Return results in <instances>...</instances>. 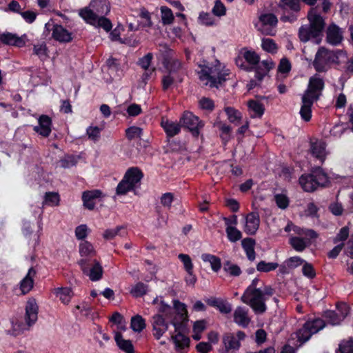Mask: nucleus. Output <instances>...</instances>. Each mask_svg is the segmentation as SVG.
Wrapping results in <instances>:
<instances>
[{
    "mask_svg": "<svg viewBox=\"0 0 353 353\" xmlns=\"http://www.w3.org/2000/svg\"><path fill=\"white\" fill-rule=\"evenodd\" d=\"M158 311L163 313L174 327L176 334H172L171 339L176 347L183 349L188 347L190 339L181 332L184 323L188 321V311L185 305L178 300H174L173 307H171L163 301H161Z\"/></svg>",
    "mask_w": 353,
    "mask_h": 353,
    "instance_id": "nucleus-1",
    "label": "nucleus"
},
{
    "mask_svg": "<svg viewBox=\"0 0 353 353\" xmlns=\"http://www.w3.org/2000/svg\"><path fill=\"white\" fill-rule=\"evenodd\" d=\"M199 68L200 70L198 75L200 81L210 88L221 87L230 74V70L225 68L218 60L214 63L203 61V63L199 64Z\"/></svg>",
    "mask_w": 353,
    "mask_h": 353,
    "instance_id": "nucleus-2",
    "label": "nucleus"
},
{
    "mask_svg": "<svg viewBox=\"0 0 353 353\" xmlns=\"http://www.w3.org/2000/svg\"><path fill=\"white\" fill-rule=\"evenodd\" d=\"M346 59L347 54L342 50H330L321 47L316 53L313 66L318 72H324L330 68L332 64H340Z\"/></svg>",
    "mask_w": 353,
    "mask_h": 353,
    "instance_id": "nucleus-3",
    "label": "nucleus"
},
{
    "mask_svg": "<svg viewBox=\"0 0 353 353\" xmlns=\"http://www.w3.org/2000/svg\"><path fill=\"white\" fill-rule=\"evenodd\" d=\"M273 294V290L270 286L259 288V290L244 292L241 301L248 305L255 313L262 314L266 310L265 301Z\"/></svg>",
    "mask_w": 353,
    "mask_h": 353,
    "instance_id": "nucleus-4",
    "label": "nucleus"
},
{
    "mask_svg": "<svg viewBox=\"0 0 353 353\" xmlns=\"http://www.w3.org/2000/svg\"><path fill=\"white\" fill-rule=\"evenodd\" d=\"M110 11L108 0H91L89 6L79 10V15L86 22L93 23L96 17L107 15Z\"/></svg>",
    "mask_w": 353,
    "mask_h": 353,
    "instance_id": "nucleus-5",
    "label": "nucleus"
},
{
    "mask_svg": "<svg viewBox=\"0 0 353 353\" xmlns=\"http://www.w3.org/2000/svg\"><path fill=\"white\" fill-rule=\"evenodd\" d=\"M38 305L34 299H30L26 305L24 316L25 323L16 322L12 323V329L15 335H19L24 331L29 330L37 321Z\"/></svg>",
    "mask_w": 353,
    "mask_h": 353,
    "instance_id": "nucleus-6",
    "label": "nucleus"
},
{
    "mask_svg": "<svg viewBox=\"0 0 353 353\" xmlns=\"http://www.w3.org/2000/svg\"><path fill=\"white\" fill-rule=\"evenodd\" d=\"M246 335L244 332H225L222 335L219 353H238Z\"/></svg>",
    "mask_w": 353,
    "mask_h": 353,
    "instance_id": "nucleus-7",
    "label": "nucleus"
},
{
    "mask_svg": "<svg viewBox=\"0 0 353 353\" xmlns=\"http://www.w3.org/2000/svg\"><path fill=\"white\" fill-rule=\"evenodd\" d=\"M327 182V174L320 168L299 178V183L305 192H313L319 186H325Z\"/></svg>",
    "mask_w": 353,
    "mask_h": 353,
    "instance_id": "nucleus-8",
    "label": "nucleus"
},
{
    "mask_svg": "<svg viewBox=\"0 0 353 353\" xmlns=\"http://www.w3.org/2000/svg\"><path fill=\"white\" fill-rule=\"evenodd\" d=\"M325 325V321L320 318L307 321L302 328L296 332L298 340L302 343L306 342L313 334L321 330Z\"/></svg>",
    "mask_w": 353,
    "mask_h": 353,
    "instance_id": "nucleus-9",
    "label": "nucleus"
},
{
    "mask_svg": "<svg viewBox=\"0 0 353 353\" xmlns=\"http://www.w3.org/2000/svg\"><path fill=\"white\" fill-rule=\"evenodd\" d=\"M301 10L299 0H280L278 12L281 13L282 21L293 22L296 19V13Z\"/></svg>",
    "mask_w": 353,
    "mask_h": 353,
    "instance_id": "nucleus-10",
    "label": "nucleus"
},
{
    "mask_svg": "<svg viewBox=\"0 0 353 353\" xmlns=\"http://www.w3.org/2000/svg\"><path fill=\"white\" fill-rule=\"evenodd\" d=\"M324 87V80L319 74H314L310 78L307 88L303 97L316 101L321 96Z\"/></svg>",
    "mask_w": 353,
    "mask_h": 353,
    "instance_id": "nucleus-11",
    "label": "nucleus"
},
{
    "mask_svg": "<svg viewBox=\"0 0 353 353\" xmlns=\"http://www.w3.org/2000/svg\"><path fill=\"white\" fill-rule=\"evenodd\" d=\"M79 264L83 274L87 275L92 281L100 280L103 275V268L101 264L96 260L90 264L85 259H81Z\"/></svg>",
    "mask_w": 353,
    "mask_h": 353,
    "instance_id": "nucleus-12",
    "label": "nucleus"
},
{
    "mask_svg": "<svg viewBox=\"0 0 353 353\" xmlns=\"http://www.w3.org/2000/svg\"><path fill=\"white\" fill-rule=\"evenodd\" d=\"M180 123L188 128L194 136L199 135V130L204 125L203 123L199 120V117L194 115L190 112H184L180 119Z\"/></svg>",
    "mask_w": 353,
    "mask_h": 353,
    "instance_id": "nucleus-13",
    "label": "nucleus"
},
{
    "mask_svg": "<svg viewBox=\"0 0 353 353\" xmlns=\"http://www.w3.org/2000/svg\"><path fill=\"white\" fill-rule=\"evenodd\" d=\"M26 34L19 37L17 34L3 32H0V41L4 45L12 46L18 48L23 47L26 43Z\"/></svg>",
    "mask_w": 353,
    "mask_h": 353,
    "instance_id": "nucleus-14",
    "label": "nucleus"
},
{
    "mask_svg": "<svg viewBox=\"0 0 353 353\" xmlns=\"http://www.w3.org/2000/svg\"><path fill=\"white\" fill-rule=\"evenodd\" d=\"M163 316L168 319L163 313L161 314H156L152 317V333L157 340L165 333L169 327L168 323L165 321Z\"/></svg>",
    "mask_w": 353,
    "mask_h": 353,
    "instance_id": "nucleus-15",
    "label": "nucleus"
},
{
    "mask_svg": "<svg viewBox=\"0 0 353 353\" xmlns=\"http://www.w3.org/2000/svg\"><path fill=\"white\" fill-rule=\"evenodd\" d=\"M307 18L309 20V26L314 30V32L318 33L320 36L325 27V21L323 17L317 12V8H312L308 12Z\"/></svg>",
    "mask_w": 353,
    "mask_h": 353,
    "instance_id": "nucleus-16",
    "label": "nucleus"
},
{
    "mask_svg": "<svg viewBox=\"0 0 353 353\" xmlns=\"http://www.w3.org/2000/svg\"><path fill=\"white\" fill-rule=\"evenodd\" d=\"M343 39V30L334 23L330 24L326 30V41L332 46H337Z\"/></svg>",
    "mask_w": 353,
    "mask_h": 353,
    "instance_id": "nucleus-17",
    "label": "nucleus"
},
{
    "mask_svg": "<svg viewBox=\"0 0 353 353\" xmlns=\"http://www.w3.org/2000/svg\"><path fill=\"white\" fill-rule=\"evenodd\" d=\"M34 130L43 137H48L52 131V120L47 115H41L38 119V125Z\"/></svg>",
    "mask_w": 353,
    "mask_h": 353,
    "instance_id": "nucleus-18",
    "label": "nucleus"
},
{
    "mask_svg": "<svg viewBox=\"0 0 353 353\" xmlns=\"http://www.w3.org/2000/svg\"><path fill=\"white\" fill-rule=\"evenodd\" d=\"M260 224L259 216L256 212H251L245 217L244 231L250 235L254 234L259 229Z\"/></svg>",
    "mask_w": 353,
    "mask_h": 353,
    "instance_id": "nucleus-19",
    "label": "nucleus"
},
{
    "mask_svg": "<svg viewBox=\"0 0 353 353\" xmlns=\"http://www.w3.org/2000/svg\"><path fill=\"white\" fill-rule=\"evenodd\" d=\"M299 37L302 42H307L310 40H314L315 43H319L321 39V36L314 32L311 26L308 25L302 26L299 30Z\"/></svg>",
    "mask_w": 353,
    "mask_h": 353,
    "instance_id": "nucleus-20",
    "label": "nucleus"
},
{
    "mask_svg": "<svg viewBox=\"0 0 353 353\" xmlns=\"http://www.w3.org/2000/svg\"><path fill=\"white\" fill-rule=\"evenodd\" d=\"M310 153L316 159L323 163L326 157L327 152L325 150V143L319 140H316L310 143Z\"/></svg>",
    "mask_w": 353,
    "mask_h": 353,
    "instance_id": "nucleus-21",
    "label": "nucleus"
},
{
    "mask_svg": "<svg viewBox=\"0 0 353 353\" xmlns=\"http://www.w3.org/2000/svg\"><path fill=\"white\" fill-rule=\"evenodd\" d=\"M234 321L238 325L246 327L250 322L248 310L244 307H237L234 312Z\"/></svg>",
    "mask_w": 353,
    "mask_h": 353,
    "instance_id": "nucleus-22",
    "label": "nucleus"
},
{
    "mask_svg": "<svg viewBox=\"0 0 353 353\" xmlns=\"http://www.w3.org/2000/svg\"><path fill=\"white\" fill-rule=\"evenodd\" d=\"M313 238L295 236L291 234L289 235V243L296 252H303L310 244Z\"/></svg>",
    "mask_w": 353,
    "mask_h": 353,
    "instance_id": "nucleus-23",
    "label": "nucleus"
},
{
    "mask_svg": "<svg viewBox=\"0 0 353 353\" xmlns=\"http://www.w3.org/2000/svg\"><path fill=\"white\" fill-rule=\"evenodd\" d=\"M102 192L99 190L85 191L82 195L83 205L88 210H93L95 206L94 200L100 198Z\"/></svg>",
    "mask_w": 353,
    "mask_h": 353,
    "instance_id": "nucleus-24",
    "label": "nucleus"
},
{
    "mask_svg": "<svg viewBox=\"0 0 353 353\" xmlns=\"http://www.w3.org/2000/svg\"><path fill=\"white\" fill-rule=\"evenodd\" d=\"M36 271L34 270V268H30L28 274L20 283V289L22 292V294H27L32 290L34 285V277Z\"/></svg>",
    "mask_w": 353,
    "mask_h": 353,
    "instance_id": "nucleus-25",
    "label": "nucleus"
},
{
    "mask_svg": "<svg viewBox=\"0 0 353 353\" xmlns=\"http://www.w3.org/2000/svg\"><path fill=\"white\" fill-rule=\"evenodd\" d=\"M124 177L134 189L139 183L143 174L137 168H131L126 172Z\"/></svg>",
    "mask_w": 353,
    "mask_h": 353,
    "instance_id": "nucleus-26",
    "label": "nucleus"
},
{
    "mask_svg": "<svg viewBox=\"0 0 353 353\" xmlns=\"http://www.w3.org/2000/svg\"><path fill=\"white\" fill-rule=\"evenodd\" d=\"M52 37L60 42H69L72 40L71 34L62 26H54Z\"/></svg>",
    "mask_w": 353,
    "mask_h": 353,
    "instance_id": "nucleus-27",
    "label": "nucleus"
},
{
    "mask_svg": "<svg viewBox=\"0 0 353 353\" xmlns=\"http://www.w3.org/2000/svg\"><path fill=\"white\" fill-rule=\"evenodd\" d=\"M161 126L169 137L178 134L181 131V124L170 120H162Z\"/></svg>",
    "mask_w": 353,
    "mask_h": 353,
    "instance_id": "nucleus-28",
    "label": "nucleus"
},
{
    "mask_svg": "<svg viewBox=\"0 0 353 353\" xmlns=\"http://www.w3.org/2000/svg\"><path fill=\"white\" fill-rule=\"evenodd\" d=\"M314 101L302 97V105L300 110L301 119L309 121L312 117V106Z\"/></svg>",
    "mask_w": 353,
    "mask_h": 353,
    "instance_id": "nucleus-29",
    "label": "nucleus"
},
{
    "mask_svg": "<svg viewBox=\"0 0 353 353\" xmlns=\"http://www.w3.org/2000/svg\"><path fill=\"white\" fill-rule=\"evenodd\" d=\"M248 104L252 118H261L263 116L265 108L261 103L254 100H250Z\"/></svg>",
    "mask_w": 353,
    "mask_h": 353,
    "instance_id": "nucleus-30",
    "label": "nucleus"
},
{
    "mask_svg": "<svg viewBox=\"0 0 353 353\" xmlns=\"http://www.w3.org/2000/svg\"><path fill=\"white\" fill-rule=\"evenodd\" d=\"M242 247L250 261H254L256 257L254 251L255 241L251 238H245L241 241Z\"/></svg>",
    "mask_w": 353,
    "mask_h": 353,
    "instance_id": "nucleus-31",
    "label": "nucleus"
},
{
    "mask_svg": "<svg viewBox=\"0 0 353 353\" xmlns=\"http://www.w3.org/2000/svg\"><path fill=\"white\" fill-rule=\"evenodd\" d=\"M115 341L119 348L126 353H133V345L130 340H125L123 339L120 333H116Z\"/></svg>",
    "mask_w": 353,
    "mask_h": 353,
    "instance_id": "nucleus-32",
    "label": "nucleus"
},
{
    "mask_svg": "<svg viewBox=\"0 0 353 353\" xmlns=\"http://www.w3.org/2000/svg\"><path fill=\"white\" fill-rule=\"evenodd\" d=\"M126 234L125 230L122 226H117L115 228L107 229L103 234L106 240H112L117 236H124Z\"/></svg>",
    "mask_w": 353,
    "mask_h": 353,
    "instance_id": "nucleus-33",
    "label": "nucleus"
},
{
    "mask_svg": "<svg viewBox=\"0 0 353 353\" xmlns=\"http://www.w3.org/2000/svg\"><path fill=\"white\" fill-rule=\"evenodd\" d=\"M201 259L204 262L210 263L212 270L214 272H218L221 268L220 259L214 255L203 254Z\"/></svg>",
    "mask_w": 353,
    "mask_h": 353,
    "instance_id": "nucleus-34",
    "label": "nucleus"
},
{
    "mask_svg": "<svg viewBox=\"0 0 353 353\" xmlns=\"http://www.w3.org/2000/svg\"><path fill=\"white\" fill-rule=\"evenodd\" d=\"M145 321L140 315L137 314L131 319L130 327L136 332H141L145 328Z\"/></svg>",
    "mask_w": 353,
    "mask_h": 353,
    "instance_id": "nucleus-35",
    "label": "nucleus"
},
{
    "mask_svg": "<svg viewBox=\"0 0 353 353\" xmlns=\"http://www.w3.org/2000/svg\"><path fill=\"white\" fill-rule=\"evenodd\" d=\"M225 112L228 116L230 122L239 125L242 118L241 113L237 110L232 107H227L225 108Z\"/></svg>",
    "mask_w": 353,
    "mask_h": 353,
    "instance_id": "nucleus-36",
    "label": "nucleus"
},
{
    "mask_svg": "<svg viewBox=\"0 0 353 353\" xmlns=\"http://www.w3.org/2000/svg\"><path fill=\"white\" fill-rule=\"evenodd\" d=\"M160 10L162 23L163 25L172 24L174 19L172 10L167 6H161Z\"/></svg>",
    "mask_w": 353,
    "mask_h": 353,
    "instance_id": "nucleus-37",
    "label": "nucleus"
},
{
    "mask_svg": "<svg viewBox=\"0 0 353 353\" xmlns=\"http://www.w3.org/2000/svg\"><path fill=\"white\" fill-rule=\"evenodd\" d=\"M260 21L263 23V32H266L265 29L267 26H270L271 27H274L276 26L278 23V19L276 17L274 14L268 13L262 14L260 17Z\"/></svg>",
    "mask_w": 353,
    "mask_h": 353,
    "instance_id": "nucleus-38",
    "label": "nucleus"
},
{
    "mask_svg": "<svg viewBox=\"0 0 353 353\" xmlns=\"http://www.w3.org/2000/svg\"><path fill=\"white\" fill-rule=\"evenodd\" d=\"M55 294L64 304L68 303L72 298V291L68 288L55 289Z\"/></svg>",
    "mask_w": 353,
    "mask_h": 353,
    "instance_id": "nucleus-39",
    "label": "nucleus"
},
{
    "mask_svg": "<svg viewBox=\"0 0 353 353\" xmlns=\"http://www.w3.org/2000/svg\"><path fill=\"white\" fill-rule=\"evenodd\" d=\"M104 16L105 15L97 17H96L94 22L89 23L93 26L102 28L106 32H108L112 29V25L111 21L108 19L105 18Z\"/></svg>",
    "mask_w": 353,
    "mask_h": 353,
    "instance_id": "nucleus-40",
    "label": "nucleus"
},
{
    "mask_svg": "<svg viewBox=\"0 0 353 353\" xmlns=\"http://www.w3.org/2000/svg\"><path fill=\"white\" fill-rule=\"evenodd\" d=\"M324 317L327 322L332 325H337L343 321L339 313L335 310H327L325 312Z\"/></svg>",
    "mask_w": 353,
    "mask_h": 353,
    "instance_id": "nucleus-41",
    "label": "nucleus"
},
{
    "mask_svg": "<svg viewBox=\"0 0 353 353\" xmlns=\"http://www.w3.org/2000/svg\"><path fill=\"white\" fill-rule=\"evenodd\" d=\"M79 253L81 256H92L95 254V251L92 245L85 241L79 245Z\"/></svg>",
    "mask_w": 353,
    "mask_h": 353,
    "instance_id": "nucleus-42",
    "label": "nucleus"
},
{
    "mask_svg": "<svg viewBox=\"0 0 353 353\" xmlns=\"http://www.w3.org/2000/svg\"><path fill=\"white\" fill-rule=\"evenodd\" d=\"M227 237L230 242L235 243L242 238V233L236 227H226Z\"/></svg>",
    "mask_w": 353,
    "mask_h": 353,
    "instance_id": "nucleus-43",
    "label": "nucleus"
},
{
    "mask_svg": "<svg viewBox=\"0 0 353 353\" xmlns=\"http://www.w3.org/2000/svg\"><path fill=\"white\" fill-rule=\"evenodd\" d=\"M293 232H294V234L296 235V236L309 237V238H316L317 237V234L314 230L301 228L296 225H294V227Z\"/></svg>",
    "mask_w": 353,
    "mask_h": 353,
    "instance_id": "nucleus-44",
    "label": "nucleus"
},
{
    "mask_svg": "<svg viewBox=\"0 0 353 353\" xmlns=\"http://www.w3.org/2000/svg\"><path fill=\"white\" fill-rule=\"evenodd\" d=\"M223 270L233 276H238L241 274V268L229 261L223 263Z\"/></svg>",
    "mask_w": 353,
    "mask_h": 353,
    "instance_id": "nucleus-45",
    "label": "nucleus"
},
{
    "mask_svg": "<svg viewBox=\"0 0 353 353\" xmlns=\"http://www.w3.org/2000/svg\"><path fill=\"white\" fill-rule=\"evenodd\" d=\"M147 291L148 285L141 282H139L132 288L130 293L133 296L139 297L145 294Z\"/></svg>",
    "mask_w": 353,
    "mask_h": 353,
    "instance_id": "nucleus-46",
    "label": "nucleus"
},
{
    "mask_svg": "<svg viewBox=\"0 0 353 353\" xmlns=\"http://www.w3.org/2000/svg\"><path fill=\"white\" fill-rule=\"evenodd\" d=\"M176 76L173 74V71L171 69L168 74L162 77V88L164 91L168 90L174 84Z\"/></svg>",
    "mask_w": 353,
    "mask_h": 353,
    "instance_id": "nucleus-47",
    "label": "nucleus"
},
{
    "mask_svg": "<svg viewBox=\"0 0 353 353\" xmlns=\"http://www.w3.org/2000/svg\"><path fill=\"white\" fill-rule=\"evenodd\" d=\"M59 203V195L56 192H47L45 195L43 205H57Z\"/></svg>",
    "mask_w": 353,
    "mask_h": 353,
    "instance_id": "nucleus-48",
    "label": "nucleus"
},
{
    "mask_svg": "<svg viewBox=\"0 0 353 353\" xmlns=\"http://www.w3.org/2000/svg\"><path fill=\"white\" fill-rule=\"evenodd\" d=\"M262 48L268 52L275 53L277 50V46L272 39H263L261 43Z\"/></svg>",
    "mask_w": 353,
    "mask_h": 353,
    "instance_id": "nucleus-49",
    "label": "nucleus"
},
{
    "mask_svg": "<svg viewBox=\"0 0 353 353\" xmlns=\"http://www.w3.org/2000/svg\"><path fill=\"white\" fill-rule=\"evenodd\" d=\"M279 266L276 263H267L265 261H260L256 266L258 271L268 272L274 270Z\"/></svg>",
    "mask_w": 353,
    "mask_h": 353,
    "instance_id": "nucleus-50",
    "label": "nucleus"
},
{
    "mask_svg": "<svg viewBox=\"0 0 353 353\" xmlns=\"http://www.w3.org/2000/svg\"><path fill=\"white\" fill-rule=\"evenodd\" d=\"M339 353H353V339L344 340L339 344Z\"/></svg>",
    "mask_w": 353,
    "mask_h": 353,
    "instance_id": "nucleus-51",
    "label": "nucleus"
},
{
    "mask_svg": "<svg viewBox=\"0 0 353 353\" xmlns=\"http://www.w3.org/2000/svg\"><path fill=\"white\" fill-rule=\"evenodd\" d=\"M274 201L277 206L281 209H285L289 205V199L284 194H276L274 195Z\"/></svg>",
    "mask_w": 353,
    "mask_h": 353,
    "instance_id": "nucleus-52",
    "label": "nucleus"
},
{
    "mask_svg": "<svg viewBox=\"0 0 353 353\" xmlns=\"http://www.w3.org/2000/svg\"><path fill=\"white\" fill-rule=\"evenodd\" d=\"M143 130L137 126H131L126 129L125 134L128 139L132 140L135 138L141 137Z\"/></svg>",
    "mask_w": 353,
    "mask_h": 353,
    "instance_id": "nucleus-53",
    "label": "nucleus"
},
{
    "mask_svg": "<svg viewBox=\"0 0 353 353\" xmlns=\"http://www.w3.org/2000/svg\"><path fill=\"white\" fill-rule=\"evenodd\" d=\"M259 64L260 68H261L262 67L263 68L262 69L263 71L261 72H259V74L257 75V77L259 78V79H261L263 78V77L264 76V74L267 72H268L270 69H272L274 65L273 61L271 59H267V60L262 61Z\"/></svg>",
    "mask_w": 353,
    "mask_h": 353,
    "instance_id": "nucleus-54",
    "label": "nucleus"
},
{
    "mask_svg": "<svg viewBox=\"0 0 353 353\" xmlns=\"http://www.w3.org/2000/svg\"><path fill=\"white\" fill-rule=\"evenodd\" d=\"M243 57L247 61V62L252 65H256L259 63V56L255 52L246 51L243 54Z\"/></svg>",
    "mask_w": 353,
    "mask_h": 353,
    "instance_id": "nucleus-55",
    "label": "nucleus"
},
{
    "mask_svg": "<svg viewBox=\"0 0 353 353\" xmlns=\"http://www.w3.org/2000/svg\"><path fill=\"white\" fill-rule=\"evenodd\" d=\"M199 23L205 26H212L214 24V19L211 14L201 12L198 18Z\"/></svg>",
    "mask_w": 353,
    "mask_h": 353,
    "instance_id": "nucleus-56",
    "label": "nucleus"
},
{
    "mask_svg": "<svg viewBox=\"0 0 353 353\" xmlns=\"http://www.w3.org/2000/svg\"><path fill=\"white\" fill-rule=\"evenodd\" d=\"M133 190L132 187L128 183L125 177L118 184L117 188V194H125L128 192Z\"/></svg>",
    "mask_w": 353,
    "mask_h": 353,
    "instance_id": "nucleus-57",
    "label": "nucleus"
},
{
    "mask_svg": "<svg viewBox=\"0 0 353 353\" xmlns=\"http://www.w3.org/2000/svg\"><path fill=\"white\" fill-rule=\"evenodd\" d=\"M101 129L97 126H90L86 130L88 138L93 141H97L100 137Z\"/></svg>",
    "mask_w": 353,
    "mask_h": 353,
    "instance_id": "nucleus-58",
    "label": "nucleus"
},
{
    "mask_svg": "<svg viewBox=\"0 0 353 353\" xmlns=\"http://www.w3.org/2000/svg\"><path fill=\"white\" fill-rule=\"evenodd\" d=\"M216 126L221 132V137L224 141H228L230 138V134L231 132V128L230 125L223 123L221 122H219L216 123Z\"/></svg>",
    "mask_w": 353,
    "mask_h": 353,
    "instance_id": "nucleus-59",
    "label": "nucleus"
},
{
    "mask_svg": "<svg viewBox=\"0 0 353 353\" xmlns=\"http://www.w3.org/2000/svg\"><path fill=\"white\" fill-rule=\"evenodd\" d=\"M199 105L202 110L210 112L212 111L214 108L213 101L207 97L201 98L199 101Z\"/></svg>",
    "mask_w": 353,
    "mask_h": 353,
    "instance_id": "nucleus-60",
    "label": "nucleus"
},
{
    "mask_svg": "<svg viewBox=\"0 0 353 353\" xmlns=\"http://www.w3.org/2000/svg\"><path fill=\"white\" fill-rule=\"evenodd\" d=\"M212 12L217 17H222L225 14L226 8L220 0H216L215 1L214 6L212 8Z\"/></svg>",
    "mask_w": 353,
    "mask_h": 353,
    "instance_id": "nucleus-61",
    "label": "nucleus"
},
{
    "mask_svg": "<svg viewBox=\"0 0 353 353\" xmlns=\"http://www.w3.org/2000/svg\"><path fill=\"white\" fill-rule=\"evenodd\" d=\"M179 259L183 263L184 268L185 269L187 272H190L191 270H192L193 265L192 263V260L188 254H180L179 255Z\"/></svg>",
    "mask_w": 353,
    "mask_h": 353,
    "instance_id": "nucleus-62",
    "label": "nucleus"
},
{
    "mask_svg": "<svg viewBox=\"0 0 353 353\" xmlns=\"http://www.w3.org/2000/svg\"><path fill=\"white\" fill-rule=\"evenodd\" d=\"M88 228L85 224L77 226L75 229V236L79 239H84L88 235Z\"/></svg>",
    "mask_w": 353,
    "mask_h": 353,
    "instance_id": "nucleus-63",
    "label": "nucleus"
},
{
    "mask_svg": "<svg viewBox=\"0 0 353 353\" xmlns=\"http://www.w3.org/2000/svg\"><path fill=\"white\" fill-rule=\"evenodd\" d=\"M152 58L153 54L152 53H148L139 60L138 63L143 69L148 70L149 69Z\"/></svg>",
    "mask_w": 353,
    "mask_h": 353,
    "instance_id": "nucleus-64",
    "label": "nucleus"
}]
</instances>
